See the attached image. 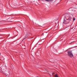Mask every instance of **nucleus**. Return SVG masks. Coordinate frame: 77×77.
Segmentation results:
<instances>
[{"instance_id": "f257e3e1", "label": "nucleus", "mask_w": 77, "mask_h": 77, "mask_svg": "<svg viewBox=\"0 0 77 77\" xmlns=\"http://www.w3.org/2000/svg\"><path fill=\"white\" fill-rule=\"evenodd\" d=\"M64 20L63 22L64 24H68L69 22L71 21L72 17H73V15L72 14H69V13H66L64 14Z\"/></svg>"}, {"instance_id": "f03ea898", "label": "nucleus", "mask_w": 77, "mask_h": 77, "mask_svg": "<svg viewBox=\"0 0 77 77\" xmlns=\"http://www.w3.org/2000/svg\"><path fill=\"white\" fill-rule=\"evenodd\" d=\"M68 54H69V56L70 57H72L73 55L72 54V51H69L68 52Z\"/></svg>"}, {"instance_id": "7ed1b4c3", "label": "nucleus", "mask_w": 77, "mask_h": 77, "mask_svg": "<svg viewBox=\"0 0 77 77\" xmlns=\"http://www.w3.org/2000/svg\"><path fill=\"white\" fill-rule=\"evenodd\" d=\"M53 0H48V2H53Z\"/></svg>"}, {"instance_id": "20e7f679", "label": "nucleus", "mask_w": 77, "mask_h": 77, "mask_svg": "<svg viewBox=\"0 0 77 77\" xmlns=\"http://www.w3.org/2000/svg\"><path fill=\"white\" fill-rule=\"evenodd\" d=\"M55 77H58V75L57 74L55 75Z\"/></svg>"}, {"instance_id": "39448f33", "label": "nucleus", "mask_w": 77, "mask_h": 77, "mask_svg": "<svg viewBox=\"0 0 77 77\" xmlns=\"http://www.w3.org/2000/svg\"><path fill=\"white\" fill-rule=\"evenodd\" d=\"M8 72H9V74H10L11 73V71L10 70H9Z\"/></svg>"}, {"instance_id": "423d86ee", "label": "nucleus", "mask_w": 77, "mask_h": 77, "mask_svg": "<svg viewBox=\"0 0 77 77\" xmlns=\"http://www.w3.org/2000/svg\"><path fill=\"white\" fill-rule=\"evenodd\" d=\"M46 2H48V0H45Z\"/></svg>"}, {"instance_id": "0eeeda50", "label": "nucleus", "mask_w": 77, "mask_h": 77, "mask_svg": "<svg viewBox=\"0 0 77 77\" xmlns=\"http://www.w3.org/2000/svg\"><path fill=\"white\" fill-rule=\"evenodd\" d=\"M75 18H74L73 19V21H75Z\"/></svg>"}, {"instance_id": "6e6552de", "label": "nucleus", "mask_w": 77, "mask_h": 77, "mask_svg": "<svg viewBox=\"0 0 77 77\" xmlns=\"http://www.w3.org/2000/svg\"><path fill=\"white\" fill-rule=\"evenodd\" d=\"M1 71L2 70V69H3L2 68H1Z\"/></svg>"}, {"instance_id": "1a4fd4ad", "label": "nucleus", "mask_w": 77, "mask_h": 77, "mask_svg": "<svg viewBox=\"0 0 77 77\" xmlns=\"http://www.w3.org/2000/svg\"><path fill=\"white\" fill-rule=\"evenodd\" d=\"M2 71H3V72H5V71H4V70H3Z\"/></svg>"}, {"instance_id": "9d476101", "label": "nucleus", "mask_w": 77, "mask_h": 77, "mask_svg": "<svg viewBox=\"0 0 77 77\" xmlns=\"http://www.w3.org/2000/svg\"><path fill=\"white\" fill-rule=\"evenodd\" d=\"M51 60H53V59H50V61H51Z\"/></svg>"}, {"instance_id": "9b49d317", "label": "nucleus", "mask_w": 77, "mask_h": 77, "mask_svg": "<svg viewBox=\"0 0 77 77\" xmlns=\"http://www.w3.org/2000/svg\"><path fill=\"white\" fill-rule=\"evenodd\" d=\"M2 24V23L1 22L0 23V24Z\"/></svg>"}, {"instance_id": "f8f14e48", "label": "nucleus", "mask_w": 77, "mask_h": 77, "mask_svg": "<svg viewBox=\"0 0 77 77\" xmlns=\"http://www.w3.org/2000/svg\"><path fill=\"white\" fill-rule=\"evenodd\" d=\"M4 73V74H5V73Z\"/></svg>"}, {"instance_id": "ddd939ff", "label": "nucleus", "mask_w": 77, "mask_h": 77, "mask_svg": "<svg viewBox=\"0 0 77 77\" xmlns=\"http://www.w3.org/2000/svg\"><path fill=\"white\" fill-rule=\"evenodd\" d=\"M6 77H8V76H6Z\"/></svg>"}, {"instance_id": "4468645a", "label": "nucleus", "mask_w": 77, "mask_h": 77, "mask_svg": "<svg viewBox=\"0 0 77 77\" xmlns=\"http://www.w3.org/2000/svg\"><path fill=\"white\" fill-rule=\"evenodd\" d=\"M76 47H77V46H76Z\"/></svg>"}]
</instances>
